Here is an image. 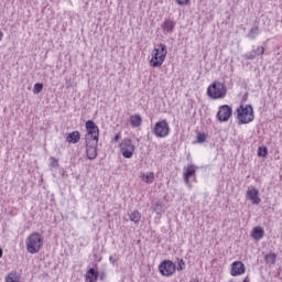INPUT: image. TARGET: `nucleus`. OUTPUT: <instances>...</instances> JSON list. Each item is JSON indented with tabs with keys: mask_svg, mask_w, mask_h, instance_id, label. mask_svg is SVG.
I'll use <instances>...</instances> for the list:
<instances>
[{
	"mask_svg": "<svg viewBox=\"0 0 282 282\" xmlns=\"http://www.w3.org/2000/svg\"><path fill=\"white\" fill-rule=\"evenodd\" d=\"M169 54V50L162 43L158 44L152 53V58L150 61L151 67H162L164 61H166V55Z\"/></svg>",
	"mask_w": 282,
	"mask_h": 282,
	"instance_id": "f257e3e1",
	"label": "nucleus"
},
{
	"mask_svg": "<svg viewBox=\"0 0 282 282\" xmlns=\"http://www.w3.org/2000/svg\"><path fill=\"white\" fill-rule=\"evenodd\" d=\"M25 246L26 252L36 254L41 252V248H43V237H41V234L39 232H33L26 238Z\"/></svg>",
	"mask_w": 282,
	"mask_h": 282,
	"instance_id": "f03ea898",
	"label": "nucleus"
},
{
	"mask_svg": "<svg viewBox=\"0 0 282 282\" xmlns=\"http://www.w3.org/2000/svg\"><path fill=\"white\" fill-rule=\"evenodd\" d=\"M237 120L238 124H250V122L254 120V110L252 109V106H239L237 108Z\"/></svg>",
	"mask_w": 282,
	"mask_h": 282,
	"instance_id": "7ed1b4c3",
	"label": "nucleus"
},
{
	"mask_svg": "<svg viewBox=\"0 0 282 282\" xmlns=\"http://www.w3.org/2000/svg\"><path fill=\"white\" fill-rule=\"evenodd\" d=\"M226 94H228V89L226 85L221 82H215L207 88V96L213 100H219L221 98H226Z\"/></svg>",
	"mask_w": 282,
	"mask_h": 282,
	"instance_id": "20e7f679",
	"label": "nucleus"
},
{
	"mask_svg": "<svg viewBox=\"0 0 282 282\" xmlns=\"http://www.w3.org/2000/svg\"><path fill=\"white\" fill-rule=\"evenodd\" d=\"M152 133L155 138H167L171 133V127L169 126V122L163 119L153 126Z\"/></svg>",
	"mask_w": 282,
	"mask_h": 282,
	"instance_id": "39448f33",
	"label": "nucleus"
},
{
	"mask_svg": "<svg viewBox=\"0 0 282 282\" xmlns=\"http://www.w3.org/2000/svg\"><path fill=\"white\" fill-rule=\"evenodd\" d=\"M120 151L123 158L131 160L135 153V145L133 144V141L129 138L123 139L120 143Z\"/></svg>",
	"mask_w": 282,
	"mask_h": 282,
	"instance_id": "423d86ee",
	"label": "nucleus"
},
{
	"mask_svg": "<svg viewBox=\"0 0 282 282\" xmlns=\"http://www.w3.org/2000/svg\"><path fill=\"white\" fill-rule=\"evenodd\" d=\"M87 134L86 138H89L93 142H98V139L100 138V129L96 126V122L94 120H88L85 123Z\"/></svg>",
	"mask_w": 282,
	"mask_h": 282,
	"instance_id": "0eeeda50",
	"label": "nucleus"
},
{
	"mask_svg": "<svg viewBox=\"0 0 282 282\" xmlns=\"http://www.w3.org/2000/svg\"><path fill=\"white\" fill-rule=\"evenodd\" d=\"M176 265L171 260H164L159 265V272L162 276H173L175 274Z\"/></svg>",
	"mask_w": 282,
	"mask_h": 282,
	"instance_id": "6e6552de",
	"label": "nucleus"
},
{
	"mask_svg": "<svg viewBox=\"0 0 282 282\" xmlns=\"http://www.w3.org/2000/svg\"><path fill=\"white\" fill-rule=\"evenodd\" d=\"M86 155L88 160L98 158V141H93L88 137H86Z\"/></svg>",
	"mask_w": 282,
	"mask_h": 282,
	"instance_id": "1a4fd4ad",
	"label": "nucleus"
},
{
	"mask_svg": "<svg viewBox=\"0 0 282 282\" xmlns=\"http://www.w3.org/2000/svg\"><path fill=\"white\" fill-rule=\"evenodd\" d=\"M217 120L219 122H228L230 118H232V107L228 105H223L218 108V112L216 115Z\"/></svg>",
	"mask_w": 282,
	"mask_h": 282,
	"instance_id": "9d476101",
	"label": "nucleus"
},
{
	"mask_svg": "<svg viewBox=\"0 0 282 282\" xmlns=\"http://www.w3.org/2000/svg\"><path fill=\"white\" fill-rule=\"evenodd\" d=\"M230 274L231 276H241V274H246V264H243L241 261L232 262Z\"/></svg>",
	"mask_w": 282,
	"mask_h": 282,
	"instance_id": "9b49d317",
	"label": "nucleus"
},
{
	"mask_svg": "<svg viewBox=\"0 0 282 282\" xmlns=\"http://www.w3.org/2000/svg\"><path fill=\"white\" fill-rule=\"evenodd\" d=\"M196 173L197 167L194 164H189L186 167H184L183 180L187 186L188 184H191V177H195Z\"/></svg>",
	"mask_w": 282,
	"mask_h": 282,
	"instance_id": "f8f14e48",
	"label": "nucleus"
},
{
	"mask_svg": "<svg viewBox=\"0 0 282 282\" xmlns=\"http://www.w3.org/2000/svg\"><path fill=\"white\" fill-rule=\"evenodd\" d=\"M247 199L252 202V204H254L256 206H259V204H261V197H259V189H257V187L248 188Z\"/></svg>",
	"mask_w": 282,
	"mask_h": 282,
	"instance_id": "ddd939ff",
	"label": "nucleus"
},
{
	"mask_svg": "<svg viewBox=\"0 0 282 282\" xmlns=\"http://www.w3.org/2000/svg\"><path fill=\"white\" fill-rule=\"evenodd\" d=\"M265 236V230L263 227H254L251 231V237L256 241H261V238Z\"/></svg>",
	"mask_w": 282,
	"mask_h": 282,
	"instance_id": "4468645a",
	"label": "nucleus"
},
{
	"mask_svg": "<svg viewBox=\"0 0 282 282\" xmlns=\"http://www.w3.org/2000/svg\"><path fill=\"white\" fill-rule=\"evenodd\" d=\"M66 142H68L69 144H78V142H80V132L73 131L68 133L66 137Z\"/></svg>",
	"mask_w": 282,
	"mask_h": 282,
	"instance_id": "2eb2a0df",
	"label": "nucleus"
},
{
	"mask_svg": "<svg viewBox=\"0 0 282 282\" xmlns=\"http://www.w3.org/2000/svg\"><path fill=\"white\" fill-rule=\"evenodd\" d=\"M151 210L155 213L156 215H162L164 214V204L160 200H154L152 202Z\"/></svg>",
	"mask_w": 282,
	"mask_h": 282,
	"instance_id": "dca6fc26",
	"label": "nucleus"
},
{
	"mask_svg": "<svg viewBox=\"0 0 282 282\" xmlns=\"http://www.w3.org/2000/svg\"><path fill=\"white\" fill-rule=\"evenodd\" d=\"M163 32H166V34L173 33L175 30V22L173 20H165L162 25Z\"/></svg>",
	"mask_w": 282,
	"mask_h": 282,
	"instance_id": "f3484780",
	"label": "nucleus"
},
{
	"mask_svg": "<svg viewBox=\"0 0 282 282\" xmlns=\"http://www.w3.org/2000/svg\"><path fill=\"white\" fill-rule=\"evenodd\" d=\"M129 122L130 124L137 129L138 127H141L142 126V116L135 113V115H132L130 116L129 118Z\"/></svg>",
	"mask_w": 282,
	"mask_h": 282,
	"instance_id": "a211bd4d",
	"label": "nucleus"
},
{
	"mask_svg": "<svg viewBox=\"0 0 282 282\" xmlns=\"http://www.w3.org/2000/svg\"><path fill=\"white\" fill-rule=\"evenodd\" d=\"M128 216L130 221H133V224H140V219H142V214L138 210H129Z\"/></svg>",
	"mask_w": 282,
	"mask_h": 282,
	"instance_id": "6ab92c4d",
	"label": "nucleus"
},
{
	"mask_svg": "<svg viewBox=\"0 0 282 282\" xmlns=\"http://www.w3.org/2000/svg\"><path fill=\"white\" fill-rule=\"evenodd\" d=\"M142 182H145V184H153V181L155 180V173L148 172L147 174H141Z\"/></svg>",
	"mask_w": 282,
	"mask_h": 282,
	"instance_id": "aec40b11",
	"label": "nucleus"
},
{
	"mask_svg": "<svg viewBox=\"0 0 282 282\" xmlns=\"http://www.w3.org/2000/svg\"><path fill=\"white\" fill-rule=\"evenodd\" d=\"M86 279L89 282L98 281V271H96V269L94 268H90L86 273Z\"/></svg>",
	"mask_w": 282,
	"mask_h": 282,
	"instance_id": "412c9836",
	"label": "nucleus"
},
{
	"mask_svg": "<svg viewBox=\"0 0 282 282\" xmlns=\"http://www.w3.org/2000/svg\"><path fill=\"white\" fill-rule=\"evenodd\" d=\"M6 282H21V278L19 276V274L17 273V271L10 272L7 276H6Z\"/></svg>",
	"mask_w": 282,
	"mask_h": 282,
	"instance_id": "4be33fe9",
	"label": "nucleus"
},
{
	"mask_svg": "<svg viewBox=\"0 0 282 282\" xmlns=\"http://www.w3.org/2000/svg\"><path fill=\"white\" fill-rule=\"evenodd\" d=\"M264 261H265V263L274 265V263H276V253H268L264 257Z\"/></svg>",
	"mask_w": 282,
	"mask_h": 282,
	"instance_id": "5701e85b",
	"label": "nucleus"
},
{
	"mask_svg": "<svg viewBox=\"0 0 282 282\" xmlns=\"http://www.w3.org/2000/svg\"><path fill=\"white\" fill-rule=\"evenodd\" d=\"M259 34V26H254L252 29H250L249 33H248V39H251V41H254V39H257Z\"/></svg>",
	"mask_w": 282,
	"mask_h": 282,
	"instance_id": "b1692460",
	"label": "nucleus"
},
{
	"mask_svg": "<svg viewBox=\"0 0 282 282\" xmlns=\"http://www.w3.org/2000/svg\"><path fill=\"white\" fill-rule=\"evenodd\" d=\"M177 267L176 270L178 272H182V270H186V262L184 261V259H177Z\"/></svg>",
	"mask_w": 282,
	"mask_h": 282,
	"instance_id": "393cba45",
	"label": "nucleus"
},
{
	"mask_svg": "<svg viewBox=\"0 0 282 282\" xmlns=\"http://www.w3.org/2000/svg\"><path fill=\"white\" fill-rule=\"evenodd\" d=\"M268 155V148L267 147H260L258 149V156L259 158H265Z\"/></svg>",
	"mask_w": 282,
	"mask_h": 282,
	"instance_id": "a878e982",
	"label": "nucleus"
},
{
	"mask_svg": "<svg viewBox=\"0 0 282 282\" xmlns=\"http://www.w3.org/2000/svg\"><path fill=\"white\" fill-rule=\"evenodd\" d=\"M264 53L265 47L263 46H258L256 50H253V54H256V56H263Z\"/></svg>",
	"mask_w": 282,
	"mask_h": 282,
	"instance_id": "bb28decb",
	"label": "nucleus"
},
{
	"mask_svg": "<svg viewBox=\"0 0 282 282\" xmlns=\"http://www.w3.org/2000/svg\"><path fill=\"white\" fill-rule=\"evenodd\" d=\"M43 91V84L36 83L33 88V94H41Z\"/></svg>",
	"mask_w": 282,
	"mask_h": 282,
	"instance_id": "cd10ccee",
	"label": "nucleus"
},
{
	"mask_svg": "<svg viewBox=\"0 0 282 282\" xmlns=\"http://www.w3.org/2000/svg\"><path fill=\"white\" fill-rule=\"evenodd\" d=\"M51 166L52 169H58V160H56V158L51 156Z\"/></svg>",
	"mask_w": 282,
	"mask_h": 282,
	"instance_id": "c85d7f7f",
	"label": "nucleus"
},
{
	"mask_svg": "<svg viewBox=\"0 0 282 282\" xmlns=\"http://www.w3.org/2000/svg\"><path fill=\"white\" fill-rule=\"evenodd\" d=\"M197 142H198V143L206 142V134H204V133H198V134H197Z\"/></svg>",
	"mask_w": 282,
	"mask_h": 282,
	"instance_id": "c756f323",
	"label": "nucleus"
},
{
	"mask_svg": "<svg viewBox=\"0 0 282 282\" xmlns=\"http://www.w3.org/2000/svg\"><path fill=\"white\" fill-rule=\"evenodd\" d=\"M256 56H257V55L254 54L253 51L246 54L247 61H254Z\"/></svg>",
	"mask_w": 282,
	"mask_h": 282,
	"instance_id": "7c9ffc66",
	"label": "nucleus"
},
{
	"mask_svg": "<svg viewBox=\"0 0 282 282\" xmlns=\"http://www.w3.org/2000/svg\"><path fill=\"white\" fill-rule=\"evenodd\" d=\"M176 3L178 6H186L188 3V0H176Z\"/></svg>",
	"mask_w": 282,
	"mask_h": 282,
	"instance_id": "2f4dec72",
	"label": "nucleus"
},
{
	"mask_svg": "<svg viewBox=\"0 0 282 282\" xmlns=\"http://www.w3.org/2000/svg\"><path fill=\"white\" fill-rule=\"evenodd\" d=\"M72 87V79H66V89H69Z\"/></svg>",
	"mask_w": 282,
	"mask_h": 282,
	"instance_id": "473e14b6",
	"label": "nucleus"
},
{
	"mask_svg": "<svg viewBox=\"0 0 282 282\" xmlns=\"http://www.w3.org/2000/svg\"><path fill=\"white\" fill-rule=\"evenodd\" d=\"M120 140V133H117L113 138V142H118Z\"/></svg>",
	"mask_w": 282,
	"mask_h": 282,
	"instance_id": "72a5a7b5",
	"label": "nucleus"
},
{
	"mask_svg": "<svg viewBox=\"0 0 282 282\" xmlns=\"http://www.w3.org/2000/svg\"><path fill=\"white\" fill-rule=\"evenodd\" d=\"M109 261H110V263L115 264L116 263V258H113V256H110Z\"/></svg>",
	"mask_w": 282,
	"mask_h": 282,
	"instance_id": "f704fd0d",
	"label": "nucleus"
},
{
	"mask_svg": "<svg viewBox=\"0 0 282 282\" xmlns=\"http://www.w3.org/2000/svg\"><path fill=\"white\" fill-rule=\"evenodd\" d=\"M3 257V249L0 248V259Z\"/></svg>",
	"mask_w": 282,
	"mask_h": 282,
	"instance_id": "c9c22d12",
	"label": "nucleus"
},
{
	"mask_svg": "<svg viewBox=\"0 0 282 282\" xmlns=\"http://www.w3.org/2000/svg\"><path fill=\"white\" fill-rule=\"evenodd\" d=\"M3 39V32L0 30V41Z\"/></svg>",
	"mask_w": 282,
	"mask_h": 282,
	"instance_id": "e433bc0d",
	"label": "nucleus"
},
{
	"mask_svg": "<svg viewBox=\"0 0 282 282\" xmlns=\"http://www.w3.org/2000/svg\"><path fill=\"white\" fill-rule=\"evenodd\" d=\"M193 282H199V280H193Z\"/></svg>",
	"mask_w": 282,
	"mask_h": 282,
	"instance_id": "4c0bfd02",
	"label": "nucleus"
}]
</instances>
